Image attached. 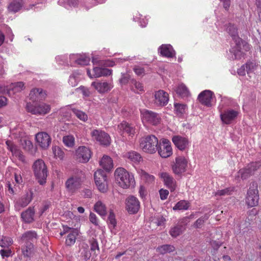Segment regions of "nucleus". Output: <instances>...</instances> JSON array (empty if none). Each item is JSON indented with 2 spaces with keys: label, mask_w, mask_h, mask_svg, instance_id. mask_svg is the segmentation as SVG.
I'll use <instances>...</instances> for the list:
<instances>
[{
  "label": "nucleus",
  "mask_w": 261,
  "mask_h": 261,
  "mask_svg": "<svg viewBox=\"0 0 261 261\" xmlns=\"http://www.w3.org/2000/svg\"><path fill=\"white\" fill-rule=\"evenodd\" d=\"M129 60H130L129 58L115 59V61L110 60L105 61L98 60L96 58H93L92 63L94 66L92 69V72L90 69H87V74L91 79L110 75L112 72V70L100 67V66H113L115 65V62L122 63L124 61Z\"/></svg>",
  "instance_id": "obj_1"
},
{
  "label": "nucleus",
  "mask_w": 261,
  "mask_h": 261,
  "mask_svg": "<svg viewBox=\"0 0 261 261\" xmlns=\"http://www.w3.org/2000/svg\"><path fill=\"white\" fill-rule=\"evenodd\" d=\"M140 147L145 152L153 153L156 150L161 157H163L161 148L158 146V139L153 135L143 137L140 141Z\"/></svg>",
  "instance_id": "obj_2"
},
{
  "label": "nucleus",
  "mask_w": 261,
  "mask_h": 261,
  "mask_svg": "<svg viewBox=\"0 0 261 261\" xmlns=\"http://www.w3.org/2000/svg\"><path fill=\"white\" fill-rule=\"evenodd\" d=\"M116 180L123 189L134 187L135 181L133 175L123 168H118L115 171Z\"/></svg>",
  "instance_id": "obj_3"
},
{
  "label": "nucleus",
  "mask_w": 261,
  "mask_h": 261,
  "mask_svg": "<svg viewBox=\"0 0 261 261\" xmlns=\"http://www.w3.org/2000/svg\"><path fill=\"white\" fill-rule=\"evenodd\" d=\"M85 178L84 173L81 170L74 172L66 180L65 185L67 191L71 193H75L80 188Z\"/></svg>",
  "instance_id": "obj_4"
},
{
  "label": "nucleus",
  "mask_w": 261,
  "mask_h": 261,
  "mask_svg": "<svg viewBox=\"0 0 261 261\" xmlns=\"http://www.w3.org/2000/svg\"><path fill=\"white\" fill-rule=\"evenodd\" d=\"M35 175L40 185H43L46 182L47 176L46 167L42 160H37L33 165Z\"/></svg>",
  "instance_id": "obj_5"
},
{
  "label": "nucleus",
  "mask_w": 261,
  "mask_h": 261,
  "mask_svg": "<svg viewBox=\"0 0 261 261\" xmlns=\"http://www.w3.org/2000/svg\"><path fill=\"white\" fill-rule=\"evenodd\" d=\"M257 187V184L253 181L251 183L249 189L248 190L246 202L250 207L255 206L258 203L259 195Z\"/></svg>",
  "instance_id": "obj_6"
},
{
  "label": "nucleus",
  "mask_w": 261,
  "mask_h": 261,
  "mask_svg": "<svg viewBox=\"0 0 261 261\" xmlns=\"http://www.w3.org/2000/svg\"><path fill=\"white\" fill-rule=\"evenodd\" d=\"M141 116L144 124L156 125L160 123L161 119L157 113L145 109L141 111Z\"/></svg>",
  "instance_id": "obj_7"
},
{
  "label": "nucleus",
  "mask_w": 261,
  "mask_h": 261,
  "mask_svg": "<svg viewBox=\"0 0 261 261\" xmlns=\"http://www.w3.org/2000/svg\"><path fill=\"white\" fill-rule=\"evenodd\" d=\"M27 111L35 115H45L50 110V107L49 105L45 103H40L38 105H34L28 103L27 105Z\"/></svg>",
  "instance_id": "obj_8"
},
{
  "label": "nucleus",
  "mask_w": 261,
  "mask_h": 261,
  "mask_svg": "<svg viewBox=\"0 0 261 261\" xmlns=\"http://www.w3.org/2000/svg\"><path fill=\"white\" fill-rule=\"evenodd\" d=\"M91 86L99 93L103 94L108 92L113 88V84L112 81H99L93 82Z\"/></svg>",
  "instance_id": "obj_9"
},
{
  "label": "nucleus",
  "mask_w": 261,
  "mask_h": 261,
  "mask_svg": "<svg viewBox=\"0 0 261 261\" xmlns=\"http://www.w3.org/2000/svg\"><path fill=\"white\" fill-rule=\"evenodd\" d=\"M91 156L90 149L86 146H81L77 148L75 151L76 160L81 163H87Z\"/></svg>",
  "instance_id": "obj_10"
},
{
  "label": "nucleus",
  "mask_w": 261,
  "mask_h": 261,
  "mask_svg": "<svg viewBox=\"0 0 261 261\" xmlns=\"http://www.w3.org/2000/svg\"><path fill=\"white\" fill-rule=\"evenodd\" d=\"M91 134L93 139L99 142L101 145L107 146L110 144V137L105 132L99 129H94L91 132Z\"/></svg>",
  "instance_id": "obj_11"
},
{
  "label": "nucleus",
  "mask_w": 261,
  "mask_h": 261,
  "mask_svg": "<svg viewBox=\"0 0 261 261\" xmlns=\"http://www.w3.org/2000/svg\"><path fill=\"white\" fill-rule=\"evenodd\" d=\"M188 161L184 156H180L175 159V163L172 165L174 173L179 174L185 172L187 167Z\"/></svg>",
  "instance_id": "obj_12"
},
{
  "label": "nucleus",
  "mask_w": 261,
  "mask_h": 261,
  "mask_svg": "<svg viewBox=\"0 0 261 261\" xmlns=\"http://www.w3.org/2000/svg\"><path fill=\"white\" fill-rule=\"evenodd\" d=\"M125 208L129 214H136L140 208V202L136 197L129 196L125 200Z\"/></svg>",
  "instance_id": "obj_13"
},
{
  "label": "nucleus",
  "mask_w": 261,
  "mask_h": 261,
  "mask_svg": "<svg viewBox=\"0 0 261 261\" xmlns=\"http://www.w3.org/2000/svg\"><path fill=\"white\" fill-rule=\"evenodd\" d=\"M37 145L43 149H47L51 143L50 137L45 132H40L36 135Z\"/></svg>",
  "instance_id": "obj_14"
},
{
  "label": "nucleus",
  "mask_w": 261,
  "mask_h": 261,
  "mask_svg": "<svg viewBox=\"0 0 261 261\" xmlns=\"http://www.w3.org/2000/svg\"><path fill=\"white\" fill-rule=\"evenodd\" d=\"M71 63H75L80 65H87L90 61V58L86 54H72L69 56Z\"/></svg>",
  "instance_id": "obj_15"
},
{
  "label": "nucleus",
  "mask_w": 261,
  "mask_h": 261,
  "mask_svg": "<svg viewBox=\"0 0 261 261\" xmlns=\"http://www.w3.org/2000/svg\"><path fill=\"white\" fill-rule=\"evenodd\" d=\"M118 129L121 134L126 133L131 138H133L136 133L135 127L126 121H122L118 125Z\"/></svg>",
  "instance_id": "obj_16"
},
{
  "label": "nucleus",
  "mask_w": 261,
  "mask_h": 261,
  "mask_svg": "<svg viewBox=\"0 0 261 261\" xmlns=\"http://www.w3.org/2000/svg\"><path fill=\"white\" fill-rule=\"evenodd\" d=\"M213 93L210 90H204L201 92L198 96L199 101L203 105L211 107V100L213 98Z\"/></svg>",
  "instance_id": "obj_17"
},
{
  "label": "nucleus",
  "mask_w": 261,
  "mask_h": 261,
  "mask_svg": "<svg viewBox=\"0 0 261 261\" xmlns=\"http://www.w3.org/2000/svg\"><path fill=\"white\" fill-rule=\"evenodd\" d=\"M47 96L46 92L40 88L32 89L29 94L30 98L33 101L44 100Z\"/></svg>",
  "instance_id": "obj_18"
},
{
  "label": "nucleus",
  "mask_w": 261,
  "mask_h": 261,
  "mask_svg": "<svg viewBox=\"0 0 261 261\" xmlns=\"http://www.w3.org/2000/svg\"><path fill=\"white\" fill-rule=\"evenodd\" d=\"M172 141L175 146L180 150H185L189 145V140L187 138L180 136H174L172 137Z\"/></svg>",
  "instance_id": "obj_19"
},
{
  "label": "nucleus",
  "mask_w": 261,
  "mask_h": 261,
  "mask_svg": "<svg viewBox=\"0 0 261 261\" xmlns=\"http://www.w3.org/2000/svg\"><path fill=\"white\" fill-rule=\"evenodd\" d=\"M240 45V41L238 44L236 42V45L229 50L230 53L232 54V60H240L244 58L245 53L242 50Z\"/></svg>",
  "instance_id": "obj_20"
},
{
  "label": "nucleus",
  "mask_w": 261,
  "mask_h": 261,
  "mask_svg": "<svg viewBox=\"0 0 261 261\" xmlns=\"http://www.w3.org/2000/svg\"><path fill=\"white\" fill-rule=\"evenodd\" d=\"M238 112L233 110H228L224 113L221 114L222 121L226 124H230L238 116Z\"/></svg>",
  "instance_id": "obj_21"
},
{
  "label": "nucleus",
  "mask_w": 261,
  "mask_h": 261,
  "mask_svg": "<svg viewBox=\"0 0 261 261\" xmlns=\"http://www.w3.org/2000/svg\"><path fill=\"white\" fill-rule=\"evenodd\" d=\"M6 144L8 147V148L11 151L13 155L15 156L19 160L22 162L24 161V156L21 153V151L13 144L12 142L10 140H7L6 142Z\"/></svg>",
  "instance_id": "obj_22"
},
{
  "label": "nucleus",
  "mask_w": 261,
  "mask_h": 261,
  "mask_svg": "<svg viewBox=\"0 0 261 261\" xmlns=\"http://www.w3.org/2000/svg\"><path fill=\"white\" fill-rule=\"evenodd\" d=\"M124 157L134 164H139L142 161L141 155L134 151L126 152L124 154Z\"/></svg>",
  "instance_id": "obj_23"
},
{
  "label": "nucleus",
  "mask_w": 261,
  "mask_h": 261,
  "mask_svg": "<svg viewBox=\"0 0 261 261\" xmlns=\"http://www.w3.org/2000/svg\"><path fill=\"white\" fill-rule=\"evenodd\" d=\"M164 184L171 192L174 191L176 187V180L166 172H164Z\"/></svg>",
  "instance_id": "obj_24"
},
{
  "label": "nucleus",
  "mask_w": 261,
  "mask_h": 261,
  "mask_svg": "<svg viewBox=\"0 0 261 261\" xmlns=\"http://www.w3.org/2000/svg\"><path fill=\"white\" fill-rule=\"evenodd\" d=\"M100 165L106 171H110L113 168L112 159L108 155H103L99 162Z\"/></svg>",
  "instance_id": "obj_25"
},
{
  "label": "nucleus",
  "mask_w": 261,
  "mask_h": 261,
  "mask_svg": "<svg viewBox=\"0 0 261 261\" xmlns=\"http://www.w3.org/2000/svg\"><path fill=\"white\" fill-rule=\"evenodd\" d=\"M35 211L33 208L29 207L25 212L22 213L21 218L27 223L32 222L34 220Z\"/></svg>",
  "instance_id": "obj_26"
},
{
  "label": "nucleus",
  "mask_w": 261,
  "mask_h": 261,
  "mask_svg": "<svg viewBox=\"0 0 261 261\" xmlns=\"http://www.w3.org/2000/svg\"><path fill=\"white\" fill-rule=\"evenodd\" d=\"M227 30L232 39L238 44L239 41H241V38L238 36L237 28L233 24H230L227 27Z\"/></svg>",
  "instance_id": "obj_27"
},
{
  "label": "nucleus",
  "mask_w": 261,
  "mask_h": 261,
  "mask_svg": "<svg viewBox=\"0 0 261 261\" xmlns=\"http://www.w3.org/2000/svg\"><path fill=\"white\" fill-rule=\"evenodd\" d=\"M94 180L96 185L98 184V181L99 184L100 182H104L107 181V176L105 173V172L101 170H97L94 173Z\"/></svg>",
  "instance_id": "obj_28"
},
{
  "label": "nucleus",
  "mask_w": 261,
  "mask_h": 261,
  "mask_svg": "<svg viewBox=\"0 0 261 261\" xmlns=\"http://www.w3.org/2000/svg\"><path fill=\"white\" fill-rule=\"evenodd\" d=\"M94 210L99 215L105 216L107 214V207L101 201H98L94 205Z\"/></svg>",
  "instance_id": "obj_29"
},
{
  "label": "nucleus",
  "mask_w": 261,
  "mask_h": 261,
  "mask_svg": "<svg viewBox=\"0 0 261 261\" xmlns=\"http://www.w3.org/2000/svg\"><path fill=\"white\" fill-rule=\"evenodd\" d=\"M36 237L37 234L35 231H29L22 235L21 240L25 242V243H30L36 239Z\"/></svg>",
  "instance_id": "obj_30"
},
{
  "label": "nucleus",
  "mask_w": 261,
  "mask_h": 261,
  "mask_svg": "<svg viewBox=\"0 0 261 261\" xmlns=\"http://www.w3.org/2000/svg\"><path fill=\"white\" fill-rule=\"evenodd\" d=\"M22 252L24 256L31 257L34 254V246L32 243H25L22 247Z\"/></svg>",
  "instance_id": "obj_31"
},
{
  "label": "nucleus",
  "mask_w": 261,
  "mask_h": 261,
  "mask_svg": "<svg viewBox=\"0 0 261 261\" xmlns=\"http://www.w3.org/2000/svg\"><path fill=\"white\" fill-rule=\"evenodd\" d=\"M81 73L79 71H74L70 75L68 83L71 87H75L77 85L80 81Z\"/></svg>",
  "instance_id": "obj_32"
},
{
  "label": "nucleus",
  "mask_w": 261,
  "mask_h": 261,
  "mask_svg": "<svg viewBox=\"0 0 261 261\" xmlns=\"http://www.w3.org/2000/svg\"><path fill=\"white\" fill-rule=\"evenodd\" d=\"M78 234V230L76 229H73L71 232L69 233L66 240V244L68 246L73 245L76 240V237Z\"/></svg>",
  "instance_id": "obj_33"
},
{
  "label": "nucleus",
  "mask_w": 261,
  "mask_h": 261,
  "mask_svg": "<svg viewBox=\"0 0 261 261\" xmlns=\"http://www.w3.org/2000/svg\"><path fill=\"white\" fill-rule=\"evenodd\" d=\"M24 88V84L23 82H19L12 84L10 88L8 90V93L11 95V92L14 93L20 92Z\"/></svg>",
  "instance_id": "obj_34"
},
{
  "label": "nucleus",
  "mask_w": 261,
  "mask_h": 261,
  "mask_svg": "<svg viewBox=\"0 0 261 261\" xmlns=\"http://www.w3.org/2000/svg\"><path fill=\"white\" fill-rule=\"evenodd\" d=\"M22 6V0H14L9 6V11L16 12L18 11Z\"/></svg>",
  "instance_id": "obj_35"
},
{
  "label": "nucleus",
  "mask_w": 261,
  "mask_h": 261,
  "mask_svg": "<svg viewBox=\"0 0 261 261\" xmlns=\"http://www.w3.org/2000/svg\"><path fill=\"white\" fill-rule=\"evenodd\" d=\"M142 15L139 12H136L134 15L133 20L135 21H137L139 25L142 27H145L147 24V19L146 17L142 18Z\"/></svg>",
  "instance_id": "obj_36"
},
{
  "label": "nucleus",
  "mask_w": 261,
  "mask_h": 261,
  "mask_svg": "<svg viewBox=\"0 0 261 261\" xmlns=\"http://www.w3.org/2000/svg\"><path fill=\"white\" fill-rule=\"evenodd\" d=\"M260 166L261 163L260 162H255L248 164L245 169L251 174V175H252L254 174L255 171H256Z\"/></svg>",
  "instance_id": "obj_37"
},
{
  "label": "nucleus",
  "mask_w": 261,
  "mask_h": 261,
  "mask_svg": "<svg viewBox=\"0 0 261 261\" xmlns=\"http://www.w3.org/2000/svg\"><path fill=\"white\" fill-rule=\"evenodd\" d=\"M71 111L76 117L80 120L83 122L87 121L88 117L85 112L76 108H72Z\"/></svg>",
  "instance_id": "obj_38"
},
{
  "label": "nucleus",
  "mask_w": 261,
  "mask_h": 261,
  "mask_svg": "<svg viewBox=\"0 0 261 261\" xmlns=\"http://www.w3.org/2000/svg\"><path fill=\"white\" fill-rule=\"evenodd\" d=\"M185 230V228L178 224L172 228L170 230V234L173 237H176L181 234Z\"/></svg>",
  "instance_id": "obj_39"
},
{
  "label": "nucleus",
  "mask_w": 261,
  "mask_h": 261,
  "mask_svg": "<svg viewBox=\"0 0 261 261\" xmlns=\"http://www.w3.org/2000/svg\"><path fill=\"white\" fill-rule=\"evenodd\" d=\"M58 3L59 5H63L66 9H69L76 6L77 0H59Z\"/></svg>",
  "instance_id": "obj_40"
},
{
  "label": "nucleus",
  "mask_w": 261,
  "mask_h": 261,
  "mask_svg": "<svg viewBox=\"0 0 261 261\" xmlns=\"http://www.w3.org/2000/svg\"><path fill=\"white\" fill-rule=\"evenodd\" d=\"M190 203L186 200H180L178 201L173 207V210H187L190 206Z\"/></svg>",
  "instance_id": "obj_41"
},
{
  "label": "nucleus",
  "mask_w": 261,
  "mask_h": 261,
  "mask_svg": "<svg viewBox=\"0 0 261 261\" xmlns=\"http://www.w3.org/2000/svg\"><path fill=\"white\" fill-rule=\"evenodd\" d=\"M209 216L205 214L204 216L198 218L193 224V226L195 228H201L204 224L205 222L208 220Z\"/></svg>",
  "instance_id": "obj_42"
},
{
  "label": "nucleus",
  "mask_w": 261,
  "mask_h": 261,
  "mask_svg": "<svg viewBox=\"0 0 261 261\" xmlns=\"http://www.w3.org/2000/svg\"><path fill=\"white\" fill-rule=\"evenodd\" d=\"M63 142L66 146L72 147L75 144V139L73 135H68L63 137Z\"/></svg>",
  "instance_id": "obj_43"
},
{
  "label": "nucleus",
  "mask_w": 261,
  "mask_h": 261,
  "mask_svg": "<svg viewBox=\"0 0 261 261\" xmlns=\"http://www.w3.org/2000/svg\"><path fill=\"white\" fill-rule=\"evenodd\" d=\"M175 55V51L172 46L170 44H164V57L173 58Z\"/></svg>",
  "instance_id": "obj_44"
},
{
  "label": "nucleus",
  "mask_w": 261,
  "mask_h": 261,
  "mask_svg": "<svg viewBox=\"0 0 261 261\" xmlns=\"http://www.w3.org/2000/svg\"><path fill=\"white\" fill-rule=\"evenodd\" d=\"M108 223L109 228L112 231L116 226L117 222L115 219V216L113 212H110L108 217Z\"/></svg>",
  "instance_id": "obj_45"
},
{
  "label": "nucleus",
  "mask_w": 261,
  "mask_h": 261,
  "mask_svg": "<svg viewBox=\"0 0 261 261\" xmlns=\"http://www.w3.org/2000/svg\"><path fill=\"white\" fill-rule=\"evenodd\" d=\"M13 240L8 237L3 236L0 239V247L2 248H8L13 244Z\"/></svg>",
  "instance_id": "obj_46"
},
{
  "label": "nucleus",
  "mask_w": 261,
  "mask_h": 261,
  "mask_svg": "<svg viewBox=\"0 0 261 261\" xmlns=\"http://www.w3.org/2000/svg\"><path fill=\"white\" fill-rule=\"evenodd\" d=\"M132 90L135 93L139 94L144 91V87L141 83L133 80Z\"/></svg>",
  "instance_id": "obj_47"
},
{
  "label": "nucleus",
  "mask_w": 261,
  "mask_h": 261,
  "mask_svg": "<svg viewBox=\"0 0 261 261\" xmlns=\"http://www.w3.org/2000/svg\"><path fill=\"white\" fill-rule=\"evenodd\" d=\"M154 103L157 106H162L163 101V91L159 90L154 94Z\"/></svg>",
  "instance_id": "obj_48"
},
{
  "label": "nucleus",
  "mask_w": 261,
  "mask_h": 261,
  "mask_svg": "<svg viewBox=\"0 0 261 261\" xmlns=\"http://www.w3.org/2000/svg\"><path fill=\"white\" fill-rule=\"evenodd\" d=\"M138 173L140 174L141 178L147 182H151L154 180V176L148 174L145 171L143 170H139Z\"/></svg>",
  "instance_id": "obj_49"
},
{
  "label": "nucleus",
  "mask_w": 261,
  "mask_h": 261,
  "mask_svg": "<svg viewBox=\"0 0 261 261\" xmlns=\"http://www.w3.org/2000/svg\"><path fill=\"white\" fill-rule=\"evenodd\" d=\"M53 152L54 157L56 159L59 158L60 160H62L64 157V152L63 150L58 146H54L52 148Z\"/></svg>",
  "instance_id": "obj_50"
},
{
  "label": "nucleus",
  "mask_w": 261,
  "mask_h": 261,
  "mask_svg": "<svg viewBox=\"0 0 261 261\" xmlns=\"http://www.w3.org/2000/svg\"><path fill=\"white\" fill-rule=\"evenodd\" d=\"M246 72L248 74L253 73L256 68V63L253 61H248L245 64Z\"/></svg>",
  "instance_id": "obj_51"
},
{
  "label": "nucleus",
  "mask_w": 261,
  "mask_h": 261,
  "mask_svg": "<svg viewBox=\"0 0 261 261\" xmlns=\"http://www.w3.org/2000/svg\"><path fill=\"white\" fill-rule=\"evenodd\" d=\"M176 93L181 96H186L188 95L189 91L188 88L184 84H181L178 86Z\"/></svg>",
  "instance_id": "obj_52"
},
{
  "label": "nucleus",
  "mask_w": 261,
  "mask_h": 261,
  "mask_svg": "<svg viewBox=\"0 0 261 261\" xmlns=\"http://www.w3.org/2000/svg\"><path fill=\"white\" fill-rule=\"evenodd\" d=\"M169 141L166 139H164V149L166 150L165 153L166 155H164V158L170 156L172 154V149L170 145H168Z\"/></svg>",
  "instance_id": "obj_53"
},
{
  "label": "nucleus",
  "mask_w": 261,
  "mask_h": 261,
  "mask_svg": "<svg viewBox=\"0 0 261 261\" xmlns=\"http://www.w3.org/2000/svg\"><path fill=\"white\" fill-rule=\"evenodd\" d=\"M30 202V200L28 199L27 197H23L21 199H20L18 201L16 202L15 204L16 207H25Z\"/></svg>",
  "instance_id": "obj_54"
},
{
  "label": "nucleus",
  "mask_w": 261,
  "mask_h": 261,
  "mask_svg": "<svg viewBox=\"0 0 261 261\" xmlns=\"http://www.w3.org/2000/svg\"><path fill=\"white\" fill-rule=\"evenodd\" d=\"M134 71L139 76H143L145 74L144 68L140 66H135L134 68Z\"/></svg>",
  "instance_id": "obj_55"
},
{
  "label": "nucleus",
  "mask_w": 261,
  "mask_h": 261,
  "mask_svg": "<svg viewBox=\"0 0 261 261\" xmlns=\"http://www.w3.org/2000/svg\"><path fill=\"white\" fill-rule=\"evenodd\" d=\"M97 182H98V184L96 185V186L98 190L102 193L107 192L108 190L107 181L104 182H100V184H99L98 181Z\"/></svg>",
  "instance_id": "obj_56"
},
{
  "label": "nucleus",
  "mask_w": 261,
  "mask_h": 261,
  "mask_svg": "<svg viewBox=\"0 0 261 261\" xmlns=\"http://www.w3.org/2000/svg\"><path fill=\"white\" fill-rule=\"evenodd\" d=\"M174 107L176 112L180 114H182L185 112L186 106L183 104L174 103Z\"/></svg>",
  "instance_id": "obj_57"
},
{
  "label": "nucleus",
  "mask_w": 261,
  "mask_h": 261,
  "mask_svg": "<svg viewBox=\"0 0 261 261\" xmlns=\"http://www.w3.org/2000/svg\"><path fill=\"white\" fill-rule=\"evenodd\" d=\"M239 173L241 175V178L243 180L246 179L251 176L245 168L240 170Z\"/></svg>",
  "instance_id": "obj_58"
},
{
  "label": "nucleus",
  "mask_w": 261,
  "mask_h": 261,
  "mask_svg": "<svg viewBox=\"0 0 261 261\" xmlns=\"http://www.w3.org/2000/svg\"><path fill=\"white\" fill-rule=\"evenodd\" d=\"M89 220L94 225L96 226L98 225V220L95 214H94V213H90L89 216Z\"/></svg>",
  "instance_id": "obj_59"
},
{
  "label": "nucleus",
  "mask_w": 261,
  "mask_h": 261,
  "mask_svg": "<svg viewBox=\"0 0 261 261\" xmlns=\"http://www.w3.org/2000/svg\"><path fill=\"white\" fill-rule=\"evenodd\" d=\"M240 44H241L240 46L242 47V49H243V50H244L245 51H247L249 50L250 46H249V44L247 42H246L245 41L243 40L241 38V41H240Z\"/></svg>",
  "instance_id": "obj_60"
},
{
  "label": "nucleus",
  "mask_w": 261,
  "mask_h": 261,
  "mask_svg": "<svg viewBox=\"0 0 261 261\" xmlns=\"http://www.w3.org/2000/svg\"><path fill=\"white\" fill-rule=\"evenodd\" d=\"M12 253V251L10 249H2L0 250V254L2 256V257L4 258L5 257H8L10 256H11Z\"/></svg>",
  "instance_id": "obj_61"
},
{
  "label": "nucleus",
  "mask_w": 261,
  "mask_h": 261,
  "mask_svg": "<svg viewBox=\"0 0 261 261\" xmlns=\"http://www.w3.org/2000/svg\"><path fill=\"white\" fill-rule=\"evenodd\" d=\"M90 249L91 251H99L98 244L97 241L95 240H92L91 241V247Z\"/></svg>",
  "instance_id": "obj_62"
},
{
  "label": "nucleus",
  "mask_w": 261,
  "mask_h": 261,
  "mask_svg": "<svg viewBox=\"0 0 261 261\" xmlns=\"http://www.w3.org/2000/svg\"><path fill=\"white\" fill-rule=\"evenodd\" d=\"M189 222L190 220H189V218L185 217L179 220L177 224L179 225H181L186 228L185 226L189 223Z\"/></svg>",
  "instance_id": "obj_63"
},
{
  "label": "nucleus",
  "mask_w": 261,
  "mask_h": 261,
  "mask_svg": "<svg viewBox=\"0 0 261 261\" xmlns=\"http://www.w3.org/2000/svg\"><path fill=\"white\" fill-rule=\"evenodd\" d=\"M255 4L257 7V11L259 15V19L261 20V0H256Z\"/></svg>",
  "instance_id": "obj_64"
}]
</instances>
